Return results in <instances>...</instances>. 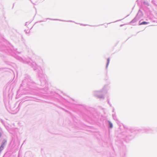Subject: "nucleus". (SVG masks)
I'll list each match as a JSON object with an SVG mask.
<instances>
[{
    "mask_svg": "<svg viewBox=\"0 0 157 157\" xmlns=\"http://www.w3.org/2000/svg\"><path fill=\"white\" fill-rule=\"evenodd\" d=\"M147 23H148L146 22L143 21L141 23H140V25H145V24H147Z\"/></svg>",
    "mask_w": 157,
    "mask_h": 157,
    "instance_id": "nucleus-1",
    "label": "nucleus"
},
{
    "mask_svg": "<svg viewBox=\"0 0 157 157\" xmlns=\"http://www.w3.org/2000/svg\"><path fill=\"white\" fill-rule=\"evenodd\" d=\"M109 127L110 128H112L113 127V125L112 123H111L110 122H109Z\"/></svg>",
    "mask_w": 157,
    "mask_h": 157,
    "instance_id": "nucleus-2",
    "label": "nucleus"
},
{
    "mask_svg": "<svg viewBox=\"0 0 157 157\" xmlns=\"http://www.w3.org/2000/svg\"><path fill=\"white\" fill-rule=\"evenodd\" d=\"M109 63V59H108V62H107V66L108 65Z\"/></svg>",
    "mask_w": 157,
    "mask_h": 157,
    "instance_id": "nucleus-3",
    "label": "nucleus"
}]
</instances>
